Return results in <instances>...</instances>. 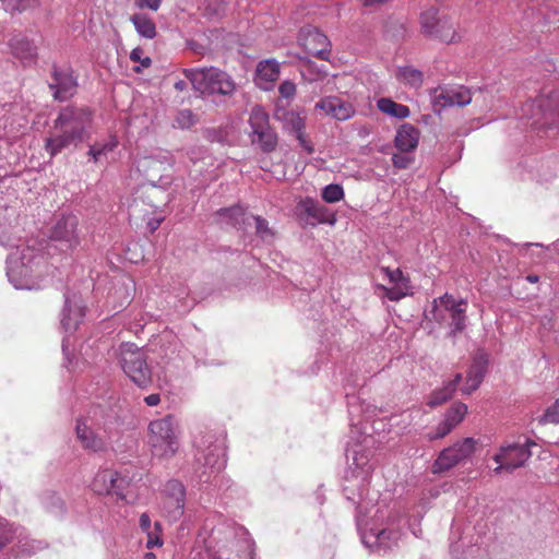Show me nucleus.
Listing matches in <instances>:
<instances>
[{
	"mask_svg": "<svg viewBox=\"0 0 559 559\" xmlns=\"http://www.w3.org/2000/svg\"><path fill=\"white\" fill-rule=\"evenodd\" d=\"M91 119L92 114L87 108L75 106L62 108L53 121L57 133L45 140V150L49 156L52 158L70 145L82 142Z\"/></svg>",
	"mask_w": 559,
	"mask_h": 559,
	"instance_id": "nucleus-1",
	"label": "nucleus"
},
{
	"mask_svg": "<svg viewBox=\"0 0 559 559\" xmlns=\"http://www.w3.org/2000/svg\"><path fill=\"white\" fill-rule=\"evenodd\" d=\"M183 74L193 88L205 96L231 97L237 90L234 79L215 67L185 69Z\"/></svg>",
	"mask_w": 559,
	"mask_h": 559,
	"instance_id": "nucleus-2",
	"label": "nucleus"
},
{
	"mask_svg": "<svg viewBox=\"0 0 559 559\" xmlns=\"http://www.w3.org/2000/svg\"><path fill=\"white\" fill-rule=\"evenodd\" d=\"M148 444L153 454L160 459H169L177 453L179 442L175 431V418L173 415H167L150 423Z\"/></svg>",
	"mask_w": 559,
	"mask_h": 559,
	"instance_id": "nucleus-3",
	"label": "nucleus"
},
{
	"mask_svg": "<svg viewBox=\"0 0 559 559\" xmlns=\"http://www.w3.org/2000/svg\"><path fill=\"white\" fill-rule=\"evenodd\" d=\"M120 356L124 373L140 388H147L152 383V371L145 354L134 344L127 343L121 346Z\"/></svg>",
	"mask_w": 559,
	"mask_h": 559,
	"instance_id": "nucleus-4",
	"label": "nucleus"
},
{
	"mask_svg": "<svg viewBox=\"0 0 559 559\" xmlns=\"http://www.w3.org/2000/svg\"><path fill=\"white\" fill-rule=\"evenodd\" d=\"M250 140L253 145H258L264 153L275 151L278 142L277 134L270 126L267 112L261 106H254L249 117Z\"/></svg>",
	"mask_w": 559,
	"mask_h": 559,
	"instance_id": "nucleus-5",
	"label": "nucleus"
},
{
	"mask_svg": "<svg viewBox=\"0 0 559 559\" xmlns=\"http://www.w3.org/2000/svg\"><path fill=\"white\" fill-rule=\"evenodd\" d=\"M129 486L130 479L111 468L98 471L91 483V488L96 495L116 496L122 501L127 499Z\"/></svg>",
	"mask_w": 559,
	"mask_h": 559,
	"instance_id": "nucleus-6",
	"label": "nucleus"
},
{
	"mask_svg": "<svg viewBox=\"0 0 559 559\" xmlns=\"http://www.w3.org/2000/svg\"><path fill=\"white\" fill-rule=\"evenodd\" d=\"M475 447V439L464 438L453 445L443 449L431 466L432 473L441 474L456 466L474 453Z\"/></svg>",
	"mask_w": 559,
	"mask_h": 559,
	"instance_id": "nucleus-7",
	"label": "nucleus"
},
{
	"mask_svg": "<svg viewBox=\"0 0 559 559\" xmlns=\"http://www.w3.org/2000/svg\"><path fill=\"white\" fill-rule=\"evenodd\" d=\"M424 33L432 38L450 44L456 40L457 34L453 23L444 15H440L435 8L424 11L420 15Z\"/></svg>",
	"mask_w": 559,
	"mask_h": 559,
	"instance_id": "nucleus-8",
	"label": "nucleus"
},
{
	"mask_svg": "<svg viewBox=\"0 0 559 559\" xmlns=\"http://www.w3.org/2000/svg\"><path fill=\"white\" fill-rule=\"evenodd\" d=\"M186 488L176 479L167 481L162 500V513L169 522H177L183 515Z\"/></svg>",
	"mask_w": 559,
	"mask_h": 559,
	"instance_id": "nucleus-9",
	"label": "nucleus"
},
{
	"mask_svg": "<svg viewBox=\"0 0 559 559\" xmlns=\"http://www.w3.org/2000/svg\"><path fill=\"white\" fill-rule=\"evenodd\" d=\"M531 445H535V442L527 441L526 444L513 443L502 445L499 453L493 456V460L498 463L495 473L498 474L503 469L512 472L523 466L532 455L530 451Z\"/></svg>",
	"mask_w": 559,
	"mask_h": 559,
	"instance_id": "nucleus-10",
	"label": "nucleus"
},
{
	"mask_svg": "<svg viewBox=\"0 0 559 559\" xmlns=\"http://www.w3.org/2000/svg\"><path fill=\"white\" fill-rule=\"evenodd\" d=\"M380 272L388 285L379 284L377 290H380L384 297L397 301L409 294L412 288L409 278L404 276L400 269L392 270L389 266H381Z\"/></svg>",
	"mask_w": 559,
	"mask_h": 559,
	"instance_id": "nucleus-11",
	"label": "nucleus"
},
{
	"mask_svg": "<svg viewBox=\"0 0 559 559\" xmlns=\"http://www.w3.org/2000/svg\"><path fill=\"white\" fill-rule=\"evenodd\" d=\"M296 213L302 222L312 226L334 225L336 222L335 214L329 207L311 198L300 200L296 205Z\"/></svg>",
	"mask_w": 559,
	"mask_h": 559,
	"instance_id": "nucleus-12",
	"label": "nucleus"
},
{
	"mask_svg": "<svg viewBox=\"0 0 559 559\" xmlns=\"http://www.w3.org/2000/svg\"><path fill=\"white\" fill-rule=\"evenodd\" d=\"M298 40L309 55L329 60L331 43L319 28L311 25L304 26L299 32Z\"/></svg>",
	"mask_w": 559,
	"mask_h": 559,
	"instance_id": "nucleus-13",
	"label": "nucleus"
},
{
	"mask_svg": "<svg viewBox=\"0 0 559 559\" xmlns=\"http://www.w3.org/2000/svg\"><path fill=\"white\" fill-rule=\"evenodd\" d=\"M432 104L436 108L466 106L472 102L471 91L462 85L438 86L431 93Z\"/></svg>",
	"mask_w": 559,
	"mask_h": 559,
	"instance_id": "nucleus-14",
	"label": "nucleus"
},
{
	"mask_svg": "<svg viewBox=\"0 0 559 559\" xmlns=\"http://www.w3.org/2000/svg\"><path fill=\"white\" fill-rule=\"evenodd\" d=\"M76 87L78 81L70 67H53L52 82L49 83V88L51 90L55 99L59 102L68 100L76 93Z\"/></svg>",
	"mask_w": 559,
	"mask_h": 559,
	"instance_id": "nucleus-15",
	"label": "nucleus"
},
{
	"mask_svg": "<svg viewBox=\"0 0 559 559\" xmlns=\"http://www.w3.org/2000/svg\"><path fill=\"white\" fill-rule=\"evenodd\" d=\"M12 56L25 68L37 63L38 48L35 41L23 33L14 34L9 40Z\"/></svg>",
	"mask_w": 559,
	"mask_h": 559,
	"instance_id": "nucleus-16",
	"label": "nucleus"
},
{
	"mask_svg": "<svg viewBox=\"0 0 559 559\" xmlns=\"http://www.w3.org/2000/svg\"><path fill=\"white\" fill-rule=\"evenodd\" d=\"M79 219L72 213H62L47 227L46 236L52 241L71 242L76 238Z\"/></svg>",
	"mask_w": 559,
	"mask_h": 559,
	"instance_id": "nucleus-17",
	"label": "nucleus"
},
{
	"mask_svg": "<svg viewBox=\"0 0 559 559\" xmlns=\"http://www.w3.org/2000/svg\"><path fill=\"white\" fill-rule=\"evenodd\" d=\"M527 106L532 109H536V112L532 116V127L536 129L558 128L559 108H550L549 99L539 98L528 103Z\"/></svg>",
	"mask_w": 559,
	"mask_h": 559,
	"instance_id": "nucleus-18",
	"label": "nucleus"
},
{
	"mask_svg": "<svg viewBox=\"0 0 559 559\" xmlns=\"http://www.w3.org/2000/svg\"><path fill=\"white\" fill-rule=\"evenodd\" d=\"M314 108L338 121L348 120L355 114L354 106L349 102L337 96H326L322 98L316 104Z\"/></svg>",
	"mask_w": 559,
	"mask_h": 559,
	"instance_id": "nucleus-19",
	"label": "nucleus"
},
{
	"mask_svg": "<svg viewBox=\"0 0 559 559\" xmlns=\"http://www.w3.org/2000/svg\"><path fill=\"white\" fill-rule=\"evenodd\" d=\"M76 439L84 450L91 452H104L107 450V442L97 435L85 419H78L75 426Z\"/></svg>",
	"mask_w": 559,
	"mask_h": 559,
	"instance_id": "nucleus-20",
	"label": "nucleus"
},
{
	"mask_svg": "<svg viewBox=\"0 0 559 559\" xmlns=\"http://www.w3.org/2000/svg\"><path fill=\"white\" fill-rule=\"evenodd\" d=\"M248 213L242 206L234 205L230 207L219 209L216 213V219L219 224L233 226L239 230L248 231Z\"/></svg>",
	"mask_w": 559,
	"mask_h": 559,
	"instance_id": "nucleus-21",
	"label": "nucleus"
},
{
	"mask_svg": "<svg viewBox=\"0 0 559 559\" xmlns=\"http://www.w3.org/2000/svg\"><path fill=\"white\" fill-rule=\"evenodd\" d=\"M278 75L280 63L275 59H266L258 63L254 81L260 88L267 91Z\"/></svg>",
	"mask_w": 559,
	"mask_h": 559,
	"instance_id": "nucleus-22",
	"label": "nucleus"
},
{
	"mask_svg": "<svg viewBox=\"0 0 559 559\" xmlns=\"http://www.w3.org/2000/svg\"><path fill=\"white\" fill-rule=\"evenodd\" d=\"M419 142V131L413 124H402L395 134L394 145L402 153H412Z\"/></svg>",
	"mask_w": 559,
	"mask_h": 559,
	"instance_id": "nucleus-23",
	"label": "nucleus"
},
{
	"mask_svg": "<svg viewBox=\"0 0 559 559\" xmlns=\"http://www.w3.org/2000/svg\"><path fill=\"white\" fill-rule=\"evenodd\" d=\"M274 118L282 122L283 129L289 134L300 131L306 127L305 118L294 110L277 108L274 112Z\"/></svg>",
	"mask_w": 559,
	"mask_h": 559,
	"instance_id": "nucleus-24",
	"label": "nucleus"
},
{
	"mask_svg": "<svg viewBox=\"0 0 559 559\" xmlns=\"http://www.w3.org/2000/svg\"><path fill=\"white\" fill-rule=\"evenodd\" d=\"M117 146V136L110 135L107 140L97 141L90 145L87 154L91 156L92 160L97 164L107 159L108 154L112 153Z\"/></svg>",
	"mask_w": 559,
	"mask_h": 559,
	"instance_id": "nucleus-25",
	"label": "nucleus"
},
{
	"mask_svg": "<svg viewBox=\"0 0 559 559\" xmlns=\"http://www.w3.org/2000/svg\"><path fill=\"white\" fill-rule=\"evenodd\" d=\"M248 219V229L253 227L259 240L263 242H273L275 240L276 233L265 218L251 214Z\"/></svg>",
	"mask_w": 559,
	"mask_h": 559,
	"instance_id": "nucleus-26",
	"label": "nucleus"
},
{
	"mask_svg": "<svg viewBox=\"0 0 559 559\" xmlns=\"http://www.w3.org/2000/svg\"><path fill=\"white\" fill-rule=\"evenodd\" d=\"M377 108L393 118L406 119L411 115V110L406 105L394 102L389 97H381L377 100Z\"/></svg>",
	"mask_w": 559,
	"mask_h": 559,
	"instance_id": "nucleus-27",
	"label": "nucleus"
},
{
	"mask_svg": "<svg viewBox=\"0 0 559 559\" xmlns=\"http://www.w3.org/2000/svg\"><path fill=\"white\" fill-rule=\"evenodd\" d=\"M136 33L146 39H153L157 35L154 21L144 13H135L130 17Z\"/></svg>",
	"mask_w": 559,
	"mask_h": 559,
	"instance_id": "nucleus-28",
	"label": "nucleus"
},
{
	"mask_svg": "<svg viewBox=\"0 0 559 559\" xmlns=\"http://www.w3.org/2000/svg\"><path fill=\"white\" fill-rule=\"evenodd\" d=\"M461 380L462 374L457 373L455 374V378L452 381L444 384L441 389L433 391L428 402V405L435 407L450 400Z\"/></svg>",
	"mask_w": 559,
	"mask_h": 559,
	"instance_id": "nucleus-29",
	"label": "nucleus"
},
{
	"mask_svg": "<svg viewBox=\"0 0 559 559\" xmlns=\"http://www.w3.org/2000/svg\"><path fill=\"white\" fill-rule=\"evenodd\" d=\"M396 78L400 82L415 88L420 87L424 83L423 72L412 66L399 67Z\"/></svg>",
	"mask_w": 559,
	"mask_h": 559,
	"instance_id": "nucleus-30",
	"label": "nucleus"
},
{
	"mask_svg": "<svg viewBox=\"0 0 559 559\" xmlns=\"http://www.w3.org/2000/svg\"><path fill=\"white\" fill-rule=\"evenodd\" d=\"M62 318V325L66 331H75L84 317V309L79 305L68 304Z\"/></svg>",
	"mask_w": 559,
	"mask_h": 559,
	"instance_id": "nucleus-31",
	"label": "nucleus"
},
{
	"mask_svg": "<svg viewBox=\"0 0 559 559\" xmlns=\"http://www.w3.org/2000/svg\"><path fill=\"white\" fill-rule=\"evenodd\" d=\"M465 306H466V302L464 300H460L459 306H456L453 309H451L450 311H448L451 317V320H452L451 324L453 325L454 333L461 332L465 328V321H466Z\"/></svg>",
	"mask_w": 559,
	"mask_h": 559,
	"instance_id": "nucleus-32",
	"label": "nucleus"
},
{
	"mask_svg": "<svg viewBox=\"0 0 559 559\" xmlns=\"http://www.w3.org/2000/svg\"><path fill=\"white\" fill-rule=\"evenodd\" d=\"M467 405L461 402L454 403L445 414V420L455 428L465 417Z\"/></svg>",
	"mask_w": 559,
	"mask_h": 559,
	"instance_id": "nucleus-33",
	"label": "nucleus"
},
{
	"mask_svg": "<svg viewBox=\"0 0 559 559\" xmlns=\"http://www.w3.org/2000/svg\"><path fill=\"white\" fill-rule=\"evenodd\" d=\"M33 251H34V247H31V246L24 247V249L21 253L22 260H24L25 258L32 257ZM29 269L31 267L26 263H24V261H21V266H19L17 260H15L13 258L9 259V274L16 272L21 275L26 276L28 274Z\"/></svg>",
	"mask_w": 559,
	"mask_h": 559,
	"instance_id": "nucleus-34",
	"label": "nucleus"
},
{
	"mask_svg": "<svg viewBox=\"0 0 559 559\" xmlns=\"http://www.w3.org/2000/svg\"><path fill=\"white\" fill-rule=\"evenodd\" d=\"M486 367H487V356L484 353L477 354L474 359L473 364L469 367L468 374L472 377H475L480 382L483 381V378L486 373Z\"/></svg>",
	"mask_w": 559,
	"mask_h": 559,
	"instance_id": "nucleus-35",
	"label": "nucleus"
},
{
	"mask_svg": "<svg viewBox=\"0 0 559 559\" xmlns=\"http://www.w3.org/2000/svg\"><path fill=\"white\" fill-rule=\"evenodd\" d=\"M197 122L195 115L190 109H181L177 112L174 126L179 129H189Z\"/></svg>",
	"mask_w": 559,
	"mask_h": 559,
	"instance_id": "nucleus-36",
	"label": "nucleus"
},
{
	"mask_svg": "<svg viewBox=\"0 0 559 559\" xmlns=\"http://www.w3.org/2000/svg\"><path fill=\"white\" fill-rule=\"evenodd\" d=\"M321 195L325 202L335 203L344 198V190L341 185L331 183L323 188Z\"/></svg>",
	"mask_w": 559,
	"mask_h": 559,
	"instance_id": "nucleus-37",
	"label": "nucleus"
},
{
	"mask_svg": "<svg viewBox=\"0 0 559 559\" xmlns=\"http://www.w3.org/2000/svg\"><path fill=\"white\" fill-rule=\"evenodd\" d=\"M41 0H2L7 11L22 12L28 8L38 5Z\"/></svg>",
	"mask_w": 559,
	"mask_h": 559,
	"instance_id": "nucleus-38",
	"label": "nucleus"
},
{
	"mask_svg": "<svg viewBox=\"0 0 559 559\" xmlns=\"http://www.w3.org/2000/svg\"><path fill=\"white\" fill-rule=\"evenodd\" d=\"M147 535L146 548L152 549L154 547L163 546L162 538V524L159 522L154 523V528L145 532Z\"/></svg>",
	"mask_w": 559,
	"mask_h": 559,
	"instance_id": "nucleus-39",
	"label": "nucleus"
},
{
	"mask_svg": "<svg viewBox=\"0 0 559 559\" xmlns=\"http://www.w3.org/2000/svg\"><path fill=\"white\" fill-rule=\"evenodd\" d=\"M123 259L130 263H139L144 260L143 247H122Z\"/></svg>",
	"mask_w": 559,
	"mask_h": 559,
	"instance_id": "nucleus-40",
	"label": "nucleus"
},
{
	"mask_svg": "<svg viewBox=\"0 0 559 559\" xmlns=\"http://www.w3.org/2000/svg\"><path fill=\"white\" fill-rule=\"evenodd\" d=\"M539 421L542 424H559V400L545 411Z\"/></svg>",
	"mask_w": 559,
	"mask_h": 559,
	"instance_id": "nucleus-41",
	"label": "nucleus"
},
{
	"mask_svg": "<svg viewBox=\"0 0 559 559\" xmlns=\"http://www.w3.org/2000/svg\"><path fill=\"white\" fill-rule=\"evenodd\" d=\"M414 162V157L411 153H394L392 155V164L395 168L405 169Z\"/></svg>",
	"mask_w": 559,
	"mask_h": 559,
	"instance_id": "nucleus-42",
	"label": "nucleus"
},
{
	"mask_svg": "<svg viewBox=\"0 0 559 559\" xmlns=\"http://www.w3.org/2000/svg\"><path fill=\"white\" fill-rule=\"evenodd\" d=\"M453 430L451 424H449L445 419L442 420L436 428L435 432H430L427 435L428 440L433 441L437 439H442L447 435H449Z\"/></svg>",
	"mask_w": 559,
	"mask_h": 559,
	"instance_id": "nucleus-43",
	"label": "nucleus"
},
{
	"mask_svg": "<svg viewBox=\"0 0 559 559\" xmlns=\"http://www.w3.org/2000/svg\"><path fill=\"white\" fill-rule=\"evenodd\" d=\"M15 216V211L0 202V229L11 224V218Z\"/></svg>",
	"mask_w": 559,
	"mask_h": 559,
	"instance_id": "nucleus-44",
	"label": "nucleus"
},
{
	"mask_svg": "<svg viewBox=\"0 0 559 559\" xmlns=\"http://www.w3.org/2000/svg\"><path fill=\"white\" fill-rule=\"evenodd\" d=\"M163 0H134V5L140 10L157 11L160 8Z\"/></svg>",
	"mask_w": 559,
	"mask_h": 559,
	"instance_id": "nucleus-45",
	"label": "nucleus"
},
{
	"mask_svg": "<svg viewBox=\"0 0 559 559\" xmlns=\"http://www.w3.org/2000/svg\"><path fill=\"white\" fill-rule=\"evenodd\" d=\"M205 10L213 15H219L224 11L223 0H205Z\"/></svg>",
	"mask_w": 559,
	"mask_h": 559,
	"instance_id": "nucleus-46",
	"label": "nucleus"
},
{
	"mask_svg": "<svg viewBox=\"0 0 559 559\" xmlns=\"http://www.w3.org/2000/svg\"><path fill=\"white\" fill-rule=\"evenodd\" d=\"M280 95L284 98H290L296 93V85L290 81H284L278 86Z\"/></svg>",
	"mask_w": 559,
	"mask_h": 559,
	"instance_id": "nucleus-47",
	"label": "nucleus"
},
{
	"mask_svg": "<svg viewBox=\"0 0 559 559\" xmlns=\"http://www.w3.org/2000/svg\"><path fill=\"white\" fill-rule=\"evenodd\" d=\"M480 383L481 382L479 380L467 373L465 384L462 386L461 391L464 394H471L479 386Z\"/></svg>",
	"mask_w": 559,
	"mask_h": 559,
	"instance_id": "nucleus-48",
	"label": "nucleus"
},
{
	"mask_svg": "<svg viewBox=\"0 0 559 559\" xmlns=\"http://www.w3.org/2000/svg\"><path fill=\"white\" fill-rule=\"evenodd\" d=\"M143 51L140 48H134L130 52V59L134 62H140L142 67L147 68L151 66V58L144 57L142 58Z\"/></svg>",
	"mask_w": 559,
	"mask_h": 559,
	"instance_id": "nucleus-49",
	"label": "nucleus"
},
{
	"mask_svg": "<svg viewBox=\"0 0 559 559\" xmlns=\"http://www.w3.org/2000/svg\"><path fill=\"white\" fill-rule=\"evenodd\" d=\"M439 302L441 307H443L447 311H450L454 307L459 306V302L455 301L452 295L444 294L439 298V300H435V304Z\"/></svg>",
	"mask_w": 559,
	"mask_h": 559,
	"instance_id": "nucleus-50",
	"label": "nucleus"
},
{
	"mask_svg": "<svg viewBox=\"0 0 559 559\" xmlns=\"http://www.w3.org/2000/svg\"><path fill=\"white\" fill-rule=\"evenodd\" d=\"M293 135H295V138L297 139V141L299 142V144L308 152V153H312L313 152V148L312 146L309 144V142L307 141L306 139V134H305V129H301L300 131H297L295 133H293Z\"/></svg>",
	"mask_w": 559,
	"mask_h": 559,
	"instance_id": "nucleus-51",
	"label": "nucleus"
},
{
	"mask_svg": "<svg viewBox=\"0 0 559 559\" xmlns=\"http://www.w3.org/2000/svg\"><path fill=\"white\" fill-rule=\"evenodd\" d=\"M140 527L143 532H148L151 528V519L147 513L140 515Z\"/></svg>",
	"mask_w": 559,
	"mask_h": 559,
	"instance_id": "nucleus-52",
	"label": "nucleus"
},
{
	"mask_svg": "<svg viewBox=\"0 0 559 559\" xmlns=\"http://www.w3.org/2000/svg\"><path fill=\"white\" fill-rule=\"evenodd\" d=\"M144 401L148 406H156L160 402V396L159 394H150L144 399Z\"/></svg>",
	"mask_w": 559,
	"mask_h": 559,
	"instance_id": "nucleus-53",
	"label": "nucleus"
},
{
	"mask_svg": "<svg viewBox=\"0 0 559 559\" xmlns=\"http://www.w3.org/2000/svg\"><path fill=\"white\" fill-rule=\"evenodd\" d=\"M160 165V163L158 160H156L155 158H145L141 166L144 168V169H151V168H155L156 166Z\"/></svg>",
	"mask_w": 559,
	"mask_h": 559,
	"instance_id": "nucleus-54",
	"label": "nucleus"
},
{
	"mask_svg": "<svg viewBox=\"0 0 559 559\" xmlns=\"http://www.w3.org/2000/svg\"><path fill=\"white\" fill-rule=\"evenodd\" d=\"M158 187L166 188L170 185V178L167 176H159L158 178ZM151 185L153 187H157V182L154 180H151Z\"/></svg>",
	"mask_w": 559,
	"mask_h": 559,
	"instance_id": "nucleus-55",
	"label": "nucleus"
},
{
	"mask_svg": "<svg viewBox=\"0 0 559 559\" xmlns=\"http://www.w3.org/2000/svg\"><path fill=\"white\" fill-rule=\"evenodd\" d=\"M539 15H542L545 20V23H550V22H555L557 21V19L554 16L551 17L549 12H548V8H545V9H539Z\"/></svg>",
	"mask_w": 559,
	"mask_h": 559,
	"instance_id": "nucleus-56",
	"label": "nucleus"
},
{
	"mask_svg": "<svg viewBox=\"0 0 559 559\" xmlns=\"http://www.w3.org/2000/svg\"><path fill=\"white\" fill-rule=\"evenodd\" d=\"M174 87L178 92H183L188 88V82L185 80H178L177 82H175Z\"/></svg>",
	"mask_w": 559,
	"mask_h": 559,
	"instance_id": "nucleus-57",
	"label": "nucleus"
},
{
	"mask_svg": "<svg viewBox=\"0 0 559 559\" xmlns=\"http://www.w3.org/2000/svg\"><path fill=\"white\" fill-rule=\"evenodd\" d=\"M392 534V532L390 531H386V530H381L377 533V538L380 540V542H383L385 539H389L390 538V535Z\"/></svg>",
	"mask_w": 559,
	"mask_h": 559,
	"instance_id": "nucleus-58",
	"label": "nucleus"
},
{
	"mask_svg": "<svg viewBox=\"0 0 559 559\" xmlns=\"http://www.w3.org/2000/svg\"><path fill=\"white\" fill-rule=\"evenodd\" d=\"M365 7L368 5H374V4H381L384 3L386 0H360Z\"/></svg>",
	"mask_w": 559,
	"mask_h": 559,
	"instance_id": "nucleus-59",
	"label": "nucleus"
},
{
	"mask_svg": "<svg viewBox=\"0 0 559 559\" xmlns=\"http://www.w3.org/2000/svg\"><path fill=\"white\" fill-rule=\"evenodd\" d=\"M10 543V537L7 535H0V550Z\"/></svg>",
	"mask_w": 559,
	"mask_h": 559,
	"instance_id": "nucleus-60",
	"label": "nucleus"
},
{
	"mask_svg": "<svg viewBox=\"0 0 559 559\" xmlns=\"http://www.w3.org/2000/svg\"><path fill=\"white\" fill-rule=\"evenodd\" d=\"M159 224H160V219L151 221L148 223L150 230L154 231L155 229L158 228Z\"/></svg>",
	"mask_w": 559,
	"mask_h": 559,
	"instance_id": "nucleus-61",
	"label": "nucleus"
},
{
	"mask_svg": "<svg viewBox=\"0 0 559 559\" xmlns=\"http://www.w3.org/2000/svg\"><path fill=\"white\" fill-rule=\"evenodd\" d=\"M526 280L530 282V283H537L539 281V276L538 275H535V274H530L526 276Z\"/></svg>",
	"mask_w": 559,
	"mask_h": 559,
	"instance_id": "nucleus-62",
	"label": "nucleus"
},
{
	"mask_svg": "<svg viewBox=\"0 0 559 559\" xmlns=\"http://www.w3.org/2000/svg\"><path fill=\"white\" fill-rule=\"evenodd\" d=\"M495 238L497 241H506V239L502 238L500 235H496Z\"/></svg>",
	"mask_w": 559,
	"mask_h": 559,
	"instance_id": "nucleus-63",
	"label": "nucleus"
},
{
	"mask_svg": "<svg viewBox=\"0 0 559 559\" xmlns=\"http://www.w3.org/2000/svg\"><path fill=\"white\" fill-rule=\"evenodd\" d=\"M146 559H155L154 554H152V552L146 554Z\"/></svg>",
	"mask_w": 559,
	"mask_h": 559,
	"instance_id": "nucleus-64",
	"label": "nucleus"
}]
</instances>
